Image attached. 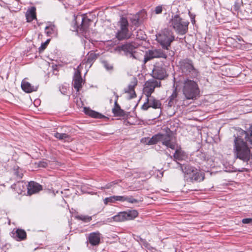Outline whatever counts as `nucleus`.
<instances>
[{
    "mask_svg": "<svg viewBox=\"0 0 252 252\" xmlns=\"http://www.w3.org/2000/svg\"><path fill=\"white\" fill-rule=\"evenodd\" d=\"M237 132L236 135L234 134V153L237 158L242 160L244 162H248L252 157V154L250 148L248 146L245 139L251 144L250 148H252V127H250L249 130L246 131L242 129L239 127L235 128Z\"/></svg>",
    "mask_w": 252,
    "mask_h": 252,
    "instance_id": "1",
    "label": "nucleus"
},
{
    "mask_svg": "<svg viewBox=\"0 0 252 252\" xmlns=\"http://www.w3.org/2000/svg\"><path fill=\"white\" fill-rule=\"evenodd\" d=\"M137 47L138 44L134 42H126L116 46L115 51L132 60H140V56L136 51Z\"/></svg>",
    "mask_w": 252,
    "mask_h": 252,
    "instance_id": "2",
    "label": "nucleus"
},
{
    "mask_svg": "<svg viewBox=\"0 0 252 252\" xmlns=\"http://www.w3.org/2000/svg\"><path fill=\"white\" fill-rule=\"evenodd\" d=\"M174 137V132L171 131L168 127L165 129V133H158L153 136L148 141V145H153L161 141L163 145L172 149H175L176 144L173 141Z\"/></svg>",
    "mask_w": 252,
    "mask_h": 252,
    "instance_id": "3",
    "label": "nucleus"
},
{
    "mask_svg": "<svg viewBox=\"0 0 252 252\" xmlns=\"http://www.w3.org/2000/svg\"><path fill=\"white\" fill-rule=\"evenodd\" d=\"M188 20L181 18L179 14H172L168 22V26L180 35L185 34L188 31Z\"/></svg>",
    "mask_w": 252,
    "mask_h": 252,
    "instance_id": "4",
    "label": "nucleus"
},
{
    "mask_svg": "<svg viewBox=\"0 0 252 252\" xmlns=\"http://www.w3.org/2000/svg\"><path fill=\"white\" fill-rule=\"evenodd\" d=\"M184 178L188 181L200 182L204 179V173L189 165H181Z\"/></svg>",
    "mask_w": 252,
    "mask_h": 252,
    "instance_id": "5",
    "label": "nucleus"
},
{
    "mask_svg": "<svg viewBox=\"0 0 252 252\" xmlns=\"http://www.w3.org/2000/svg\"><path fill=\"white\" fill-rule=\"evenodd\" d=\"M182 91L183 94L187 99H196L200 93L197 83L189 79L184 81Z\"/></svg>",
    "mask_w": 252,
    "mask_h": 252,
    "instance_id": "6",
    "label": "nucleus"
},
{
    "mask_svg": "<svg viewBox=\"0 0 252 252\" xmlns=\"http://www.w3.org/2000/svg\"><path fill=\"white\" fill-rule=\"evenodd\" d=\"M157 39L163 49L168 50L171 42L174 40V36L172 31L165 29L157 36Z\"/></svg>",
    "mask_w": 252,
    "mask_h": 252,
    "instance_id": "7",
    "label": "nucleus"
},
{
    "mask_svg": "<svg viewBox=\"0 0 252 252\" xmlns=\"http://www.w3.org/2000/svg\"><path fill=\"white\" fill-rule=\"evenodd\" d=\"M118 25L120 29L116 33L117 39L119 40H122L130 38L132 34L128 28V23L127 19L125 17H122L118 22Z\"/></svg>",
    "mask_w": 252,
    "mask_h": 252,
    "instance_id": "8",
    "label": "nucleus"
},
{
    "mask_svg": "<svg viewBox=\"0 0 252 252\" xmlns=\"http://www.w3.org/2000/svg\"><path fill=\"white\" fill-rule=\"evenodd\" d=\"M179 68L186 75L196 77L198 75L197 70L194 68L192 61L186 59L179 62Z\"/></svg>",
    "mask_w": 252,
    "mask_h": 252,
    "instance_id": "9",
    "label": "nucleus"
},
{
    "mask_svg": "<svg viewBox=\"0 0 252 252\" xmlns=\"http://www.w3.org/2000/svg\"><path fill=\"white\" fill-rule=\"evenodd\" d=\"M167 58V55L165 51L161 49H152L146 52L144 56V62L147 63L148 61L154 58H163L166 59Z\"/></svg>",
    "mask_w": 252,
    "mask_h": 252,
    "instance_id": "10",
    "label": "nucleus"
},
{
    "mask_svg": "<svg viewBox=\"0 0 252 252\" xmlns=\"http://www.w3.org/2000/svg\"><path fill=\"white\" fill-rule=\"evenodd\" d=\"M117 201L121 202L127 201L131 203L138 202V200L133 198L132 196L114 195L105 198L104 199V203L107 205L108 203H115Z\"/></svg>",
    "mask_w": 252,
    "mask_h": 252,
    "instance_id": "11",
    "label": "nucleus"
},
{
    "mask_svg": "<svg viewBox=\"0 0 252 252\" xmlns=\"http://www.w3.org/2000/svg\"><path fill=\"white\" fill-rule=\"evenodd\" d=\"M160 86V82L154 79L149 80L145 84L143 91L147 97L151 96V94L154 92L156 87Z\"/></svg>",
    "mask_w": 252,
    "mask_h": 252,
    "instance_id": "12",
    "label": "nucleus"
},
{
    "mask_svg": "<svg viewBox=\"0 0 252 252\" xmlns=\"http://www.w3.org/2000/svg\"><path fill=\"white\" fill-rule=\"evenodd\" d=\"M166 75L164 68L159 65L154 66L152 71V76L154 78L161 80L163 79Z\"/></svg>",
    "mask_w": 252,
    "mask_h": 252,
    "instance_id": "13",
    "label": "nucleus"
},
{
    "mask_svg": "<svg viewBox=\"0 0 252 252\" xmlns=\"http://www.w3.org/2000/svg\"><path fill=\"white\" fill-rule=\"evenodd\" d=\"M100 233L98 231L90 233L87 237V241L92 246H97L100 241Z\"/></svg>",
    "mask_w": 252,
    "mask_h": 252,
    "instance_id": "14",
    "label": "nucleus"
},
{
    "mask_svg": "<svg viewBox=\"0 0 252 252\" xmlns=\"http://www.w3.org/2000/svg\"><path fill=\"white\" fill-rule=\"evenodd\" d=\"M83 80L81 75V72L79 70L75 71L73 77L74 88L78 92L82 88Z\"/></svg>",
    "mask_w": 252,
    "mask_h": 252,
    "instance_id": "15",
    "label": "nucleus"
},
{
    "mask_svg": "<svg viewBox=\"0 0 252 252\" xmlns=\"http://www.w3.org/2000/svg\"><path fill=\"white\" fill-rule=\"evenodd\" d=\"M28 192L30 195L38 192L42 190V187L39 184L31 181L29 183L28 188Z\"/></svg>",
    "mask_w": 252,
    "mask_h": 252,
    "instance_id": "16",
    "label": "nucleus"
},
{
    "mask_svg": "<svg viewBox=\"0 0 252 252\" xmlns=\"http://www.w3.org/2000/svg\"><path fill=\"white\" fill-rule=\"evenodd\" d=\"M137 82L135 78H134L133 81L131 82L128 86L127 89L125 90L126 93L129 94V98H133L136 97V94L134 91L135 87L137 86Z\"/></svg>",
    "mask_w": 252,
    "mask_h": 252,
    "instance_id": "17",
    "label": "nucleus"
},
{
    "mask_svg": "<svg viewBox=\"0 0 252 252\" xmlns=\"http://www.w3.org/2000/svg\"><path fill=\"white\" fill-rule=\"evenodd\" d=\"M21 87L22 90L27 93L36 91L38 88L37 86H32L30 83L24 80L21 83Z\"/></svg>",
    "mask_w": 252,
    "mask_h": 252,
    "instance_id": "18",
    "label": "nucleus"
},
{
    "mask_svg": "<svg viewBox=\"0 0 252 252\" xmlns=\"http://www.w3.org/2000/svg\"><path fill=\"white\" fill-rule=\"evenodd\" d=\"M91 21L86 18L83 17L82 18V23L79 27H78L77 31H81L83 34H85V36H86V33L87 31V30L89 26V23Z\"/></svg>",
    "mask_w": 252,
    "mask_h": 252,
    "instance_id": "19",
    "label": "nucleus"
},
{
    "mask_svg": "<svg viewBox=\"0 0 252 252\" xmlns=\"http://www.w3.org/2000/svg\"><path fill=\"white\" fill-rule=\"evenodd\" d=\"M84 112L86 115H88L92 118L98 119L106 118L104 116L102 115L100 113L94 111L89 108L84 107Z\"/></svg>",
    "mask_w": 252,
    "mask_h": 252,
    "instance_id": "20",
    "label": "nucleus"
},
{
    "mask_svg": "<svg viewBox=\"0 0 252 252\" xmlns=\"http://www.w3.org/2000/svg\"><path fill=\"white\" fill-rule=\"evenodd\" d=\"M144 11L138 12L135 15H131L130 17H129V19L133 25L138 26L140 23L141 22L140 16L144 15Z\"/></svg>",
    "mask_w": 252,
    "mask_h": 252,
    "instance_id": "21",
    "label": "nucleus"
},
{
    "mask_svg": "<svg viewBox=\"0 0 252 252\" xmlns=\"http://www.w3.org/2000/svg\"><path fill=\"white\" fill-rule=\"evenodd\" d=\"M147 100L148 101V103L149 104L150 107H152L155 109L159 108L161 105L159 100L155 99L152 96L147 97Z\"/></svg>",
    "mask_w": 252,
    "mask_h": 252,
    "instance_id": "22",
    "label": "nucleus"
},
{
    "mask_svg": "<svg viewBox=\"0 0 252 252\" xmlns=\"http://www.w3.org/2000/svg\"><path fill=\"white\" fill-rule=\"evenodd\" d=\"M118 96H117V98L115 101L114 107L112 109V112L115 116L121 117L125 115V112L121 108L120 105L118 104Z\"/></svg>",
    "mask_w": 252,
    "mask_h": 252,
    "instance_id": "23",
    "label": "nucleus"
},
{
    "mask_svg": "<svg viewBox=\"0 0 252 252\" xmlns=\"http://www.w3.org/2000/svg\"><path fill=\"white\" fill-rule=\"evenodd\" d=\"M174 158L176 160H182L185 159L187 156L186 153L181 149H176L175 154H174Z\"/></svg>",
    "mask_w": 252,
    "mask_h": 252,
    "instance_id": "24",
    "label": "nucleus"
},
{
    "mask_svg": "<svg viewBox=\"0 0 252 252\" xmlns=\"http://www.w3.org/2000/svg\"><path fill=\"white\" fill-rule=\"evenodd\" d=\"M36 9L34 7H31L26 13V19L28 22H31L36 19Z\"/></svg>",
    "mask_w": 252,
    "mask_h": 252,
    "instance_id": "25",
    "label": "nucleus"
},
{
    "mask_svg": "<svg viewBox=\"0 0 252 252\" xmlns=\"http://www.w3.org/2000/svg\"><path fill=\"white\" fill-rule=\"evenodd\" d=\"M45 32L49 36H55L57 34V29L54 25H50L45 28Z\"/></svg>",
    "mask_w": 252,
    "mask_h": 252,
    "instance_id": "26",
    "label": "nucleus"
},
{
    "mask_svg": "<svg viewBox=\"0 0 252 252\" xmlns=\"http://www.w3.org/2000/svg\"><path fill=\"white\" fill-rule=\"evenodd\" d=\"M109 221H111L112 220L117 222L124 221L126 220V218H125V214L124 212H121L119 213L117 215L112 217Z\"/></svg>",
    "mask_w": 252,
    "mask_h": 252,
    "instance_id": "27",
    "label": "nucleus"
},
{
    "mask_svg": "<svg viewBox=\"0 0 252 252\" xmlns=\"http://www.w3.org/2000/svg\"><path fill=\"white\" fill-rule=\"evenodd\" d=\"M125 218L126 220H132L138 216V212L135 210H128V211H124Z\"/></svg>",
    "mask_w": 252,
    "mask_h": 252,
    "instance_id": "28",
    "label": "nucleus"
},
{
    "mask_svg": "<svg viewBox=\"0 0 252 252\" xmlns=\"http://www.w3.org/2000/svg\"><path fill=\"white\" fill-rule=\"evenodd\" d=\"M16 237L19 239V240L24 239L26 237V232L22 229H17L15 233Z\"/></svg>",
    "mask_w": 252,
    "mask_h": 252,
    "instance_id": "29",
    "label": "nucleus"
},
{
    "mask_svg": "<svg viewBox=\"0 0 252 252\" xmlns=\"http://www.w3.org/2000/svg\"><path fill=\"white\" fill-rule=\"evenodd\" d=\"M97 56L94 53H90L88 54V57L86 63L88 64L92 63L96 60Z\"/></svg>",
    "mask_w": 252,
    "mask_h": 252,
    "instance_id": "30",
    "label": "nucleus"
},
{
    "mask_svg": "<svg viewBox=\"0 0 252 252\" xmlns=\"http://www.w3.org/2000/svg\"><path fill=\"white\" fill-rule=\"evenodd\" d=\"M177 94L176 90H175L173 92L172 94H171V95L170 96V97L169 98L168 105L169 107H171L173 105L174 100L177 97Z\"/></svg>",
    "mask_w": 252,
    "mask_h": 252,
    "instance_id": "31",
    "label": "nucleus"
},
{
    "mask_svg": "<svg viewBox=\"0 0 252 252\" xmlns=\"http://www.w3.org/2000/svg\"><path fill=\"white\" fill-rule=\"evenodd\" d=\"M54 136L60 139V140H65L68 137V135L66 133H61L59 132H56L54 134Z\"/></svg>",
    "mask_w": 252,
    "mask_h": 252,
    "instance_id": "32",
    "label": "nucleus"
},
{
    "mask_svg": "<svg viewBox=\"0 0 252 252\" xmlns=\"http://www.w3.org/2000/svg\"><path fill=\"white\" fill-rule=\"evenodd\" d=\"M102 63L104 67L108 71H112L113 69V66L112 64L106 61H103Z\"/></svg>",
    "mask_w": 252,
    "mask_h": 252,
    "instance_id": "33",
    "label": "nucleus"
},
{
    "mask_svg": "<svg viewBox=\"0 0 252 252\" xmlns=\"http://www.w3.org/2000/svg\"><path fill=\"white\" fill-rule=\"evenodd\" d=\"M77 218L86 222L90 221L92 219V217L86 215H79L77 217Z\"/></svg>",
    "mask_w": 252,
    "mask_h": 252,
    "instance_id": "34",
    "label": "nucleus"
},
{
    "mask_svg": "<svg viewBox=\"0 0 252 252\" xmlns=\"http://www.w3.org/2000/svg\"><path fill=\"white\" fill-rule=\"evenodd\" d=\"M50 39H47L45 42L42 43L41 46L39 48V52L43 51L47 47V45L49 44Z\"/></svg>",
    "mask_w": 252,
    "mask_h": 252,
    "instance_id": "35",
    "label": "nucleus"
},
{
    "mask_svg": "<svg viewBox=\"0 0 252 252\" xmlns=\"http://www.w3.org/2000/svg\"><path fill=\"white\" fill-rule=\"evenodd\" d=\"M137 32L138 34L137 35L136 38L140 40H144L145 39L146 35L143 34L142 31L140 30Z\"/></svg>",
    "mask_w": 252,
    "mask_h": 252,
    "instance_id": "36",
    "label": "nucleus"
},
{
    "mask_svg": "<svg viewBox=\"0 0 252 252\" xmlns=\"http://www.w3.org/2000/svg\"><path fill=\"white\" fill-rule=\"evenodd\" d=\"M242 222L244 224L252 223V218H246L242 220Z\"/></svg>",
    "mask_w": 252,
    "mask_h": 252,
    "instance_id": "37",
    "label": "nucleus"
},
{
    "mask_svg": "<svg viewBox=\"0 0 252 252\" xmlns=\"http://www.w3.org/2000/svg\"><path fill=\"white\" fill-rule=\"evenodd\" d=\"M155 13L157 14H160L162 11V7L161 6H158L155 8Z\"/></svg>",
    "mask_w": 252,
    "mask_h": 252,
    "instance_id": "38",
    "label": "nucleus"
},
{
    "mask_svg": "<svg viewBox=\"0 0 252 252\" xmlns=\"http://www.w3.org/2000/svg\"><path fill=\"white\" fill-rule=\"evenodd\" d=\"M150 107L149 104L148 103V101L144 103V104L142 105V108L144 110H147L148 108Z\"/></svg>",
    "mask_w": 252,
    "mask_h": 252,
    "instance_id": "39",
    "label": "nucleus"
},
{
    "mask_svg": "<svg viewBox=\"0 0 252 252\" xmlns=\"http://www.w3.org/2000/svg\"><path fill=\"white\" fill-rule=\"evenodd\" d=\"M38 165L41 167H45L47 166V163L45 161H40L39 162Z\"/></svg>",
    "mask_w": 252,
    "mask_h": 252,
    "instance_id": "40",
    "label": "nucleus"
},
{
    "mask_svg": "<svg viewBox=\"0 0 252 252\" xmlns=\"http://www.w3.org/2000/svg\"><path fill=\"white\" fill-rule=\"evenodd\" d=\"M189 14L190 16V19H191V22L193 24L195 23V15H192L191 14L190 12H189Z\"/></svg>",
    "mask_w": 252,
    "mask_h": 252,
    "instance_id": "41",
    "label": "nucleus"
},
{
    "mask_svg": "<svg viewBox=\"0 0 252 252\" xmlns=\"http://www.w3.org/2000/svg\"><path fill=\"white\" fill-rule=\"evenodd\" d=\"M14 186L16 187H21V186H22L23 187V189L25 188L24 187L23 183L22 182H18L16 184L14 185Z\"/></svg>",
    "mask_w": 252,
    "mask_h": 252,
    "instance_id": "42",
    "label": "nucleus"
},
{
    "mask_svg": "<svg viewBox=\"0 0 252 252\" xmlns=\"http://www.w3.org/2000/svg\"><path fill=\"white\" fill-rule=\"evenodd\" d=\"M15 174L16 175V176L19 178V179H21L22 178V176H23V174L22 173H19V171H15Z\"/></svg>",
    "mask_w": 252,
    "mask_h": 252,
    "instance_id": "43",
    "label": "nucleus"
},
{
    "mask_svg": "<svg viewBox=\"0 0 252 252\" xmlns=\"http://www.w3.org/2000/svg\"><path fill=\"white\" fill-rule=\"evenodd\" d=\"M111 185H107L105 186V187H104V189H110L111 188Z\"/></svg>",
    "mask_w": 252,
    "mask_h": 252,
    "instance_id": "44",
    "label": "nucleus"
},
{
    "mask_svg": "<svg viewBox=\"0 0 252 252\" xmlns=\"http://www.w3.org/2000/svg\"><path fill=\"white\" fill-rule=\"evenodd\" d=\"M141 241L143 243V244H145V246L147 247V245L148 244L145 241L143 240L142 239H141Z\"/></svg>",
    "mask_w": 252,
    "mask_h": 252,
    "instance_id": "45",
    "label": "nucleus"
}]
</instances>
